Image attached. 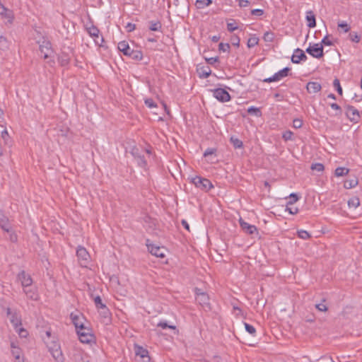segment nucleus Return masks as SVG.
Segmentation results:
<instances>
[{
  "instance_id": "1",
  "label": "nucleus",
  "mask_w": 362,
  "mask_h": 362,
  "mask_svg": "<svg viewBox=\"0 0 362 362\" xmlns=\"http://www.w3.org/2000/svg\"><path fill=\"white\" fill-rule=\"evenodd\" d=\"M37 42L39 45L40 51L45 59L52 57L54 50L49 40L43 36L41 39L38 40Z\"/></svg>"
},
{
  "instance_id": "2",
  "label": "nucleus",
  "mask_w": 362,
  "mask_h": 362,
  "mask_svg": "<svg viewBox=\"0 0 362 362\" xmlns=\"http://www.w3.org/2000/svg\"><path fill=\"white\" fill-rule=\"evenodd\" d=\"M76 332L81 342L83 344H90L94 341V335L91 333V330L87 326L76 330Z\"/></svg>"
},
{
  "instance_id": "3",
  "label": "nucleus",
  "mask_w": 362,
  "mask_h": 362,
  "mask_svg": "<svg viewBox=\"0 0 362 362\" xmlns=\"http://www.w3.org/2000/svg\"><path fill=\"white\" fill-rule=\"evenodd\" d=\"M47 346L56 362H64V356L59 344L53 341L48 344Z\"/></svg>"
},
{
  "instance_id": "4",
  "label": "nucleus",
  "mask_w": 362,
  "mask_h": 362,
  "mask_svg": "<svg viewBox=\"0 0 362 362\" xmlns=\"http://www.w3.org/2000/svg\"><path fill=\"white\" fill-rule=\"evenodd\" d=\"M192 182L196 187L204 191H208L213 187V185L209 180L199 176L192 177Z\"/></svg>"
},
{
  "instance_id": "5",
  "label": "nucleus",
  "mask_w": 362,
  "mask_h": 362,
  "mask_svg": "<svg viewBox=\"0 0 362 362\" xmlns=\"http://www.w3.org/2000/svg\"><path fill=\"white\" fill-rule=\"evenodd\" d=\"M291 68L285 67L278 72L275 73L272 76L263 79L264 83H272L280 81L291 74Z\"/></svg>"
},
{
  "instance_id": "6",
  "label": "nucleus",
  "mask_w": 362,
  "mask_h": 362,
  "mask_svg": "<svg viewBox=\"0 0 362 362\" xmlns=\"http://www.w3.org/2000/svg\"><path fill=\"white\" fill-rule=\"evenodd\" d=\"M70 318L71 320L72 323L75 326L76 330L82 329L83 327L86 326V319L81 313L78 311L71 313L70 315Z\"/></svg>"
},
{
  "instance_id": "7",
  "label": "nucleus",
  "mask_w": 362,
  "mask_h": 362,
  "mask_svg": "<svg viewBox=\"0 0 362 362\" xmlns=\"http://www.w3.org/2000/svg\"><path fill=\"white\" fill-rule=\"evenodd\" d=\"M305 52L313 57L320 59L324 56L323 46L320 43L310 45L305 49Z\"/></svg>"
},
{
  "instance_id": "8",
  "label": "nucleus",
  "mask_w": 362,
  "mask_h": 362,
  "mask_svg": "<svg viewBox=\"0 0 362 362\" xmlns=\"http://www.w3.org/2000/svg\"><path fill=\"white\" fill-rule=\"evenodd\" d=\"M213 96L221 103H225L230 100V95L224 88H218L212 90Z\"/></svg>"
},
{
  "instance_id": "9",
  "label": "nucleus",
  "mask_w": 362,
  "mask_h": 362,
  "mask_svg": "<svg viewBox=\"0 0 362 362\" xmlns=\"http://www.w3.org/2000/svg\"><path fill=\"white\" fill-rule=\"evenodd\" d=\"M76 255L81 265L86 267L90 257V255L86 249L82 246L78 247L76 250Z\"/></svg>"
},
{
  "instance_id": "10",
  "label": "nucleus",
  "mask_w": 362,
  "mask_h": 362,
  "mask_svg": "<svg viewBox=\"0 0 362 362\" xmlns=\"http://www.w3.org/2000/svg\"><path fill=\"white\" fill-rule=\"evenodd\" d=\"M346 116L347 118L353 122H358L360 119V115L358 110L352 105H346Z\"/></svg>"
},
{
  "instance_id": "11",
  "label": "nucleus",
  "mask_w": 362,
  "mask_h": 362,
  "mask_svg": "<svg viewBox=\"0 0 362 362\" xmlns=\"http://www.w3.org/2000/svg\"><path fill=\"white\" fill-rule=\"evenodd\" d=\"M17 279L23 288H28L33 284V279L30 274H27L25 271L21 272L18 276Z\"/></svg>"
},
{
  "instance_id": "12",
  "label": "nucleus",
  "mask_w": 362,
  "mask_h": 362,
  "mask_svg": "<svg viewBox=\"0 0 362 362\" xmlns=\"http://www.w3.org/2000/svg\"><path fill=\"white\" fill-rule=\"evenodd\" d=\"M196 300L203 307L209 305V298L206 293L202 292L200 289L196 288Z\"/></svg>"
},
{
  "instance_id": "13",
  "label": "nucleus",
  "mask_w": 362,
  "mask_h": 362,
  "mask_svg": "<svg viewBox=\"0 0 362 362\" xmlns=\"http://www.w3.org/2000/svg\"><path fill=\"white\" fill-rule=\"evenodd\" d=\"M240 226L242 230L250 235H252L254 233H257V228L255 226L251 225L245 221H244L242 218L240 219Z\"/></svg>"
},
{
  "instance_id": "14",
  "label": "nucleus",
  "mask_w": 362,
  "mask_h": 362,
  "mask_svg": "<svg viewBox=\"0 0 362 362\" xmlns=\"http://www.w3.org/2000/svg\"><path fill=\"white\" fill-rule=\"evenodd\" d=\"M307 59V56L305 52L300 48H297L294 51V54L291 57V62L294 64H299L300 61Z\"/></svg>"
},
{
  "instance_id": "15",
  "label": "nucleus",
  "mask_w": 362,
  "mask_h": 362,
  "mask_svg": "<svg viewBox=\"0 0 362 362\" xmlns=\"http://www.w3.org/2000/svg\"><path fill=\"white\" fill-rule=\"evenodd\" d=\"M148 249L149 252L154 256L158 257H164L165 253H164V248L160 247L159 246H156L151 244H147Z\"/></svg>"
},
{
  "instance_id": "16",
  "label": "nucleus",
  "mask_w": 362,
  "mask_h": 362,
  "mask_svg": "<svg viewBox=\"0 0 362 362\" xmlns=\"http://www.w3.org/2000/svg\"><path fill=\"white\" fill-rule=\"evenodd\" d=\"M9 320L14 329H17L22 325L21 316L17 310H14L13 314L9 317Z\"/></svg>"
},
{
  "instance_id": "17",
  "label": "nucleus",
  "mask_w": 362,
  "mask_h": 362,
  "mask_svg": "<svg viewBox=\"0 0 362 362\" xmlns=\"http://www.w3.org/2000/svg\"><path fill=\"white\" fill-rule=\"evenodd\" d=\"M11 41L0 30V50L6 51L9 49Z\"/></svg>"
},
{
  "instance_id": "18",
  "label": "nucleus",
  "mask_w": 362,
  "mask_h": 362,
  "mask_svg": "<svg viewBox=\"0 0 362 362\" xmlns=\"http://www.w3.org/2000/svg\"><path fill=\"white\" fill-rule=\"evenodd\" d=\"M306 88L310 93H316L319 92L322 87L320 83L310 81L307 83Z\"/></svg>"
},
{
  "instance_id": "19",
  "label": "nucleus",
  "mask_w": 362,
  "mask_h": 362,
  "mask_svg": "<svg viewBox=\"0 0 362 362\" xmlns=\"http://www.w3.org/2000/svg\"><path fill=\"white\" fill-rule=\"evenodd\" d=\"M118 49L120 52H122L124 55L129 56L131 53V49L128 45V43L125 41H122L118 44Z\"/></svg>"
},
{
  "instance_id": "20",
  "label": "nucleus",
  "mask_w": 362,
  "mask_h": 362,
  "mask_svg": "<svg viewBox=\"0 0 362 362\" xmlns=\"http://www.w3.org/2000/svg\"><path fill=\"white\" fill-rule=\"evenodd\" d=\"M306 20L308 22L307 25L310 28H315L316 26V20L315 16L312 11H307L306 13Z\"/></svg>"
},
{
  "instance_id": "21",
  "label": "nucleus",
  "mask_w": 362,
  "mask_h": 362,
  "mask_svg": "<svg viewBox=\"0 0 362 362\" xmlns=\"http://www.w3.org/2000/svg\"><path fill=\"white\" fill-rule=\"evenodd\" d=\"M23 292L27 297L31 300H36L38 298V294L35 289L30 288H23Z\"/></svg>"
},
{
  "instance_id": "22",
  "label": "nucleus",
  "mask_w": 362,
  "mask_h": 362,
  "mask_svg": "<svg viewBox=\"0 0 362 362\" xmlns=\"http://www.w3.org/2000/svg\"><path fill=\"white\" fill-rule=\"evenodd\" d=\"M59 63L61 66H67L70 62V58L69 55L64 52H62L58 58Z\"/></svg>"
},
{
  "instance_id": "23",
  "label": "nucleus",
  "mask_w": 362,
  "mask_h": 362,
  "mask_svg": "<svg viewBox=\"0 0 362 362\" xmlns=\"http://www.w3.org/2000/svg\"><path fill=\"white\" fill-rule=\"evenodd\" d=\"M148 28L151 31H160L162 28V24L160 21H151L149 22Z\"/></svg>"
},
{
  "instance_id": "24",
  "label": "nucleus",
  "mask_w": 362,
  "mask_h": 362,
  "mask_svg": "<svg viewBox=\"0 0 362 362\" xmlns=\"http://www.w3.org/2000/svg\"><path fill=\"white\" fill-rule=\"evenodd\" d=\"M211 73V70L209 66H204L202 67L199 70V76L202 78H208Z\"/></svg>"
},
{
  "instance_id": "25",
  "label": "nucleus",
  "mask_w": 362,
  "mask_h": 362,
  "mask_svg": "<svg viewBox=\"0 0 362 362\" xmlns=\"http://www.w3.org/2000/svg\"><path fill=\"white\" fill-rule=\"evenodd\" d=\"M129 57L132 59L140 61L143 58V53L141 50L132 49Z\"/></svg>"
},
{
  "instance_id": "26",
  "label": "nucleus",
  "mask_w": 362,
  "mask_h": 362,
  "mask_svg": "<svg viewBox=\"0 0 362 362\" xmlns=\"http://www.w3.org/2000/svg\"><path fill=\"white\" fill-rule=\"evenodd\" d=\"M134 350L136 356H139L140 358L146 356V355L148 354V350L140 346H135Z\"/></svg>"
},
{
  "instance_id": "27",
  "label": "nucleus",
  "mask_w": 362,
  "mask_h": 362,
  "mask_svg": "<svg viewBox=\"0 0 362 362\" xmlns=\"http://www.w3.org/2000/svg\"><path fill=\"white\" fill-rule=\"evenodd\" d=\"M349 172V169L344 167H339L336 168L334 171V175L336 177H343L346 175Z\"/></svg>"
},
{
  "instance_id": "28",
  "label": "nucleus",
  "mask_w": 362,
  "mask_h": 362,
  "mask_svg": "<svg viewBox=\"0 0 362 362\" xmlns=\"http://www.w3.org/2000/svg\"><path fill=\"white\" fill-rule=\"evenodd\" d=\"M358 185V179L354 177L353 179L347 180L344 182V187L346 189H352Z\"/></svg>"
},
{
  "instance_id": "29",
  "label": "nucleus",
  "mask_w": 362,
  "mask_h": 362,
  "mask_svg": "<svg viewBox=\"0 0 362 362\" xmlns=\"http://www.w3.org/2000/svg\"><path fill=\"white\" fill-rule=\"evenodd\" d=\"M211 4L212 0H197L195 5L198 9H202L206 6H209Z\"/></svg>"
},
{
  "instance_id": "30",
  "label": "nucleus",
  "mask_w": 362,
  "mask_h": 362,
  "mask_svg": "<svg viewBox=\"0 0 362 362\" xmlns=\"http://www.w3.org/2000/svg\"><path fill=\"white\" fill-rule=\"evenodd\" d=\"M94 303H95V306L98 308H101V309L105 310V314H107L108 313V310H107V309L106 308V305L104 303H103L102 299H101V298L99 296H96L94 298Z\"/></svg>"
},
{
  "instance_id": "31",
  "label": "nucleus",
  "mask_w": 362,
  "mask_h": 362,
  "mask_svg": "<svg viewBox=\"0 0 362 362\" xmlns=\"http://www.w3.org/2000/svg\"><path fill=\"white\" fill-rule=\"evenodd\" d=\"M86 30L90 36L98 37L100 31L96 26L90 25V26L86 27Z\"/></svg>"
},
{
  "instance_id": "32",
  "label": "nucleus",
  "mask_w": 362,
  "mask_h": 362,
  "mask_svg": "<svg viewBox=\"0 0 362 362\" xmlns=\"http://www.w3.org/2000/svg\"><path fill=\"white\" fill-rule=\"evenodd\" d=\"M275 34L271 30L267 31L264 33L263 40L267 42H272L274 40Z\"/></svg>"
},
{
  "instance_id": "33",
  "label": "nucleus",
  "mask_w": 362,
  "mask_h": 362,
  "mask_svg": "<svg viewBox=\"0 0 362 362\" xmlns=\"http://www.w3.org/2000/svg\"><path fill=\"white\" fill-rule=\"evenodd\" d=\"M230 141L235 148H240L243 147V141L237 137L231 136L230 139Z\"/></svg>"
},
{
  "instance_id": "34",
  "label": "nucleus",
  "mask_w": 362,
  "mask_h": 362,
  "mask_svg": "<svg viewBox=\"0 0 362 362\" xmlns=\"http://www.w3.org/2000/svg\"><path fill=\"white\" fill-rule=\"evenodd\" d=\"M247 112L252 115H255L256 117H261L262 112L259 108L251 106L247 109Z\"/></svg>"
},
{
  "instance_id": "35",
  "label": "nucleus",
  "mask_w": 362,
  "mask_h": 362,
  "mask_svg": "<svg viewBox=\"0 0 362 362\" xmlns=\"http://www.w3.org/2000/svg\"><path fill=\"white\" fill-rule=\"evenodd\" d=\"M360 204V200L358 197H354L348 201V205L349 207L357 208Z\"/></svg>"
},
{
  "instance_id": "36",
  "label": "nucleus",
  "mask_w": 362,
  "mask_h": 362,
  "mask_svg": "<svg viewBox=\"0 0 362 362\" xmlns=\"http://www.w3.org/2000/svg\"><path fill=\"white\" fill-rule=\"evenodd\" d=\"M11 354L18 361V362H23V361H21V350L19 347L11 349Z\"/></svg>"
},
{
  "instance_id": "37",
  "label": "nucleus",
  "mask_w": 362,
  "mask_h": 362,
  "mask_svg": "<svg viewBox=\"0 0 362 362\" xmlns=\"http://www.w3.org/2000/svg\"><path fill=\"white\" fill-rule=\"evenodd\" d=\"M310 169L313 171L322 172L325 169L323 164L320 163H313L310 166Z\"/></svg>"
},
{
  "instance_id": "38",
  "label": "nucleus",
  "mask_w": 362,
  "mask_h": 362,
  "mask_svg": "<svg viewBox=\"0 0 362 362\" xmlns=\"http://www.w3.org/2000/svg\"><path fill=\"white\" fill-rule=\"evenodd\" d=\"M289 200L288 201V205H293L294 203L298 202L300 197L296 193H291L289 197Z\"/></svg>"
},
{
  "instance_id": "39",
  "label": "nucleus",
  "mask_w": 362,
  "mask_h": 362,
  "mask_svg": "<svg viewBox=\"0 0 362 362\" xmlns=\"http://www.w3.org/2000/svg\"><path fill=\"white\" fill-rule=\"evenodd\" d=\"M258 42H259V38L255 36H253V37L249 38V40H247V47L249 48L253 47L255 45H257L258 44Z\"/></svg>"
},
{
  "instance_id": "40",
  "label": "nucleus",
  "mask_w": 362,
  "mask_h": 362,
  "mask_svg": "<svg viewBox=\"0 0 362 362\" xmlns=\"http://www.w3.org/2000/svg\"><path fill=\"white\" fill-rule=\"evenodd\" d=\"M333 86L334 87V88L336 89V90L337 91V93L341 95H342V93H343V90H342V88L341 87V85H340V82H339V80L338 78H335L333 81Z\"/></svg>"
},
{
  "instance_id": "41",
  "label": "nucleus",
  "mask_w": 362,
  "mask_h": 362,
  "mask_svg": "<svg viewBox=\"0 0 362 362\" xmlns=\"http://www.w3.org/2000/svg\"><path fill=\"white\" fill-rule=\"evenodd\" d=\"M349 39L354 42H359L361 40V36L355 32H351L349 33Z\"/></svg>"
},
{
  "instance_id": "42",
  "label": "nucleus",
  "mask_w": 362,
  "mask_h": 362,
  "mask_svg": "<svg viewBox=\"0 0 362 362\" xmlns=\"http://www.w3.org/2000/svg\"><path fill=\"white\" fill-rule=\"evenodd\" d=\"M293 133L291 131H290V130H287V131H285L283 133L282 138L285 141H292L293 140Z\"/></svg>"
},
{
  "instance_id": "43",
  "label": "nucleus",
  "mask_w": 362,
  "mask_h": 362,
  "mask_svg": "<svg viewBox=\"0 0 362 362\" xmlns=\"http://www.w3.org/2000/svg\"><path fill=\"white\" fill-rule=\"evenodd\" d=\"M0 227L3 230H4L7 232L9 231L10 226H9L7 219H5V218L0 219Z\"/></svg>"
},
{
  "instance_id": "44",
  "label": "nucleus",
  "mask_w": 362,
  "mask_h": 362,
  "mask_svg": "<svg viewBox=\"0 0 362 362\" xmlns=\"http://www.w3.org/2000/svg\"><path fill=\"white\" fill-rule=\"evenodd\" d=\"M244 325H245V328L246 331L248 333H250L251 335L255 336V334L256 333L255 328L252 325H251L248 323H246V322L244 323Z\"/></svg>"
},
{
  "instance_id": "45",
  "label": "nucleus",
  "mask_w": 362,
  "mask_h": 362,
  "mask_svg": "<svg viewBox=\"0 0 362 362\" xmlns=\"http://www.w3.org/2000/svg\"><path fill=\"white\" fill-rule=\"evenodd\" d=\"M325 300L323 299L320 303L315 305V308L320 312H326L327 310V306L325 304Z\"/></svg>"
},
{
  "instance_id": "46",
  "label": "nucleus",
  "mask_w": 362,
  "mask_h": 362,
  "mask_svg": "<svg viewBox=\"0 0 362 362\" xmlns=\"http://www.w3.org/2000/svg\"><path fill=\"white\" fill-rule=\"evenodd\" d=\"M338 28L343 30L344 33H347L350 30V26L345 21H341L338 23Z\"/></svg>"
},
{
  "instance_id": "47",
  "label": "nucleus",
  "mask_w": 362,
  "mask_h": 362,
  "mask_svg": "<svg viewBox=\"0 0 362 362\" xmlns=\"http://www.w3.org/2000/svg\"><path fill=\"white\" fill-rule=\"evenodd\" d=\"M298 235L300 238L303 240H308L310 237V234L306 230H298Z\"/></svg>"
},
{
  "instance_id": "48",
  "label": "nucleus",
  "mask_w": 362,
  "mask_h": 362,
  "mask_svg": "<svg viewBox=\"0 0 362 362\" xmlns=\"http://www.w3.org/2000/svg\"><path fill=\"white\" fill-rule=\"evenodd\" d=\"M230 45L228 43H223L221 42L218 45V49L220 51H222L223 52H228L230 51Z\"/></svg>"
},
{
  "instance_id": "49",
  "label": "nucleus",
  "mask_w": 362,
  "mask_h": 362,
  "mask_svg": "<svg viewBox=\"0 0 362 362\" xmlns=\"http://www.w3.org/2000/svg\"><path fill=\"white\" fill-rule=\"evenodd\" d=\"M291 205H288L286 204V207L285 211H288L290 214L295 215L298 213V209L297 207L290 206Z\"/></svg>"
},
{
  "instance_id": "50",
  "label": "nucleus",
  "mask_w": 362,
  "mask_h": 362,
  "mask_svg": "<svg viewBox=\"0 0 362 362\" xmlns=\"http://www.w3.org/2000/svg\"><path fill=\"white\" fill-rule=\"evenodd\" d=\"M144 103L149 108H153V107H157V104L154 102V100L152 98L145 99Z\"/></svg>"
},
{
  "instance_id": "51",
  "label": "nucleus",
  "mask_w": 362,
  "mask_h": 362,
  "mask_svg": "<svg viewBox=\"0 0 362 362\" xmlns=\"http://www.w3.org/2000/svg\"><path fill=\"white\" fill-rule=\"evenodd\" d=\"M16 332H18L21 337H26L28 334V331L21 326L17 329H15Z\"/></svg>"
},
{
  "instance_id": "52",
  "label": "nucleus",
  "mask_w": 362,
  "mask_h": 362,
  "mask_svg": "<svg viewBox=\"0 0 362 362\" xmlns=\"http://www.w3.org/2000/svg\"><path fill=\"white\" fill-rule=\"evenodd\" d=\"M3 16L6 18L7 23H11L13 22V16L11 11L6 9V13H4Z\"/></svg>"
},
{
  "instance_id": "53",
  "label": "nucleus",
  "mask_w": 362,
  "mask_h": 362,
  "mask_svg": "<svg viewBox=\"0 0 362 362\" xmlns=\"http://www.w3.org/2000/svg\"><path fill=\"white\" fill-rule=\"evenodd\" d=\"M303 125V120L298 118L294 119L293 120V127L296 129H299Z\"/></svg>"
},
{
  "instance_id": "54",
  "label": "nucleus",
  "mask_w": 362,
  "mask_h": 362,
  "mask_svg": "<svg viewBox=\"0 0 362 362\" xmlns=\"http://www.w3.org/2000/svg\"><path fill=\"white\" fill-rule=\"evenodd\" d=\"M330 107H332V109L338 111V112H337L336 115H335L336 116L340 115L341 114V112H342L341 111V107L338 104H337L335 103H331L330 104Z\"/></svg>"
},
{
  "instance_id": "55",
  "label": "nucleus",
  "mask_w": 362,
  "mask_h": 362,
  "mask_svg": "<svg viewBox=\"0 0 362 362\" xmlns=\"http://www.w3.org/2000/svg\"><path fill=\"white\" fill-rule=\"evenodd\" d=\"M158 327H160L161 328L163 329H166V328H170V329H175V326H173V325H168V323L166 322H160L158 324Z\"/></svg>"
},
{
  "instance_id": "56",
  "label": "nucleus",
  "mask_w": 362,
  "mask_h": 362,
  "mask_svg": "<svg viewBox=\"0 0 362 362\" xmlns=\"http://www.w3.org/2000/svg\"><path fill=\"white\" fill-rule=\"evenodd\" d=\"M320 44H321L322 46H323V45L331 46V45H332V42L330 40H329L328 36H327V35H326V36H325V37L322 38V41H321V43H320Z\"/></svg>"
},
{
  "instance_id": "57",
  "label": "nucleus",
  "mask_w": 362,
  "mask_h": 362,
  "mask_svg": "<svg viewBox=\"0 0 362 362\" xmlns=\"http://www.w3.org/2000/svg\"><path fill=\"white\" fill-rule=\"evenodd\" d=\"M251 14L252 16H261L264 14V10L259 8L252 9L251 11Z\"/></svg>"
},
{
  "instance_id": "58",
  "label": "nucleus",
  "mask_w": 362,
  "mask_h": 362,
  "mask_svg": "<svg viewBox=\"0 0 362 362\" xmlns=\"http://www.w3.org/2000/svg\"><path fill=\"white\" fill-rule=\"evenodd\" d=\"M238 28V27L235 25V23H227V29L229 32H233Z\"/></svg>"
},
{
  "instance_id": "59",
  "label": "nucleus",
  "mask_w": 362,
  "mask_h": 362,
  "mask_svg": "<svg viewBox=\"0 0 362 362\" xmlns=\"http://www.w3.org/2000/svg\"><path fill=\"white\" fill-rule=\"evenodd\" d=\"M232 40V42H233V45H235V46H237L238 47L240 45V38L237 35H233L231 38Z\"/></svg>"
},
{
  "instance_id": "60",
  "label": "nucleus",
  "mask_w": 362,
  "mask_h": 362,
  "mask_svg": "<svg viewBox=\"0 0 362 362\" xmlns=\"http://www.w3.org/2000/svg\"><path fill=\"white\" fill-rule=\"evenodd\" d=\"M1 137L4 140L5 143L8 144V141L10 139V137L6 130H4L1 132Z\"/></svg>"
},
{
  "instance_id": "61",
  "label": "nucleus",
  "mask_w": 362,
  "mask_h": 362,
  "mask_svg": "<svg viewBox=\"0 0 362 362\" xmlns=\"http://www.w3.org/2000/svg\"><path fill=\"white\" fill-rule=\"evenodd\" d=\"M125 28L127 32H132L135 30L136 25L132 23H128Z\"/></svg>"
},
{
  "instance_id": "62",
  "label": "nucleus",
  "mask_w": 362,
  "mask_h": 362,
  "mask_svg": "<svg viewBox=\"0 0 362 362\" xmlns=\"http://www.w3.org/2000/svg\"><path fill=\"white\" fill-rule=\"evenodd\" d=\"M238 4L240 7H246L250 4V1L248 0H239Z\"/></svg>"
},
{
  "instance_id": "63",
  "label": "nucleus",
  "mask_w": 362,
  "mask_h": 362,
  "mask_svg": "<svg viewBox=\"0 0 362 362\" xmlns=\"http://www.w3.org/2000/svg\"><path fill=\"white\" fill-rule=\"evenodd\" d=\"M318 362H334L331 358L324 356L318 360Z\"/></svg>"
},
{
  "instance_id": "64",
  "label": "nucleus",
  "mask_w": 362,
  "mask_h": 362,
  "mask_svg": "<svg viewBox=\"0 0 362 362\" xmlns=\"http://www.w3.org/2000/svg\"><path fill=\"white\" fill-rule=\"evenodd\" d=\"M215 150L213 148H208L204 153V156H208L209 155H212L214 153Z\"/></svg>"
}]
</instances>
